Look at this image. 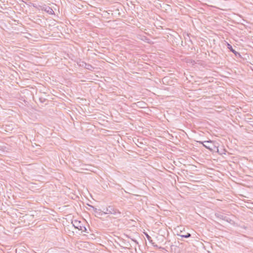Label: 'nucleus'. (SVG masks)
<instances>
[{"label":"nucleus","instance_id":"0eeeda50","mask_svg":"<svg viewBox=\"0 0 253 253\" xmlns=\"http://www.w3.org/2000/svg\"><path fill=\"white\" fill-rule=\"evenodd\" d=\"M145 234L148 240L151 243L153 242L151 237L147 233H145Z\"/></svg>","mask_w":253,"mask_h":253},{"label":"nucleus","instance_id":"9d476101","mask_svg":"<svg viewBox=\"0 0 253 253\" xmlns=\"http://www.w3.org/2000/svg\"><path fill=\"white\" fill-rule=\"evenodd\" d=\"M93 209H94V211L95 212H97V209L96 208H94L93 207H92Z\"/></svg>","mask_w":253,"mask_h":253},{"label":"nucleus","instance_id":"423d86ee","mask_svg":"<svg viewBox=\"0 0 253 253\" xmlns=\"http://www.w3.org/2000/svg\"><path fill=\"white\" fill-rule=\"evenodd\" d=\"M178 235L181 236V237L185 238H189L191 236V234H190L189 233H187L186 234H178Z\"/></svg>","mask_w":253,"mask_h":253},{"label":"nucleus","instance_id":"39448f33","mask_svg":"<svg viewBox=\"0 0 253 253\" xmlns=\"http://www.w3.org/2000/svg\"><path fill=\"white\" fill-rule=\"evenodd\" d=\"M228 48L229 49L231 52H232L233 53H234V54L236 56H237L238 55L240 56V53L239 52H237L236 51H235L232 48V46L229 44H228Z\"/></svg>","mask_w":253,"mask_h":253},{"label":"nucleus","instance_id":"1a4fd4ad","mask_svg":"<svg viewBox=\"0 0 253 253\" xmlns=\"http://www.w3.org/2000/svg\"><path fill=\"white\" fill-rule=\"evenodd\" d=\"M151 244H152V245L154 247H156V248H158V246L156 244H155L154 243H153V242L151 243Z\"/></svg>","mask_w":253,"mask_h":253},{"label":"nucleus","instance_id":"f257e3e1","mask_svg":"<svg viewBox=\"0 0 253 253\" xmlns=\"http://www.w3.org/2000/svg\"><path fill=\"white\" fill-rule=\"evenodd\" d=\"M100 211V215H102L103 214H116L117 213L120 214L121 212L119 211L116 209H114L112 206H109L106 208L105 211H102L100 210H98Z\"/></svg>","mask_w":253,"mask_h":253},{"label":"nucleus","instance_id":"f03ea898","mask_svg":"<svg viewBox=\"0 0 253 253\" xmlns=\"http://www.w3.org/2000/svg\"><path fill=\"white\" fill-rule=\"evenodd\" d=\"M72 223L75 228H77L79 230L82 231L86 230L85 227L82 225L80 221L74 220L72 221Z\"/></svg>","mask_w":253,"mask_h":253},{"label":"nucleus","instance_id":"f8f14e48","mask_svg":"<svg viewBox=\"0 0 253 253\" xmlns=\"http://www.w3.org/2000/svg\"><path fill=\"white\" fill-rule=\"evenodd\" d=\"M222 217H223V215H221L220 218H222Z\"/></svg>","mask_w":253,"mask_h":253},{"label":"nucleus","instance_id":"20e7f679","mask_svg":"<svg viewBox=\"0 0 253 253\" xmlns=\"http://www.w3.org/2000/svg\"><path fill=\"white\" fill-rule=\"evenodd\" d=\"M212 142L211 140L205 141L204 142L199 141V143L203 144L204 147H205L206 148H207L208 149L210 150L211 151L213 150V149L211 147V146L209 144L212 143Z\"/></svg>","mask_w":253,"mask_h":253},{"label":"nucleus","instance_id":"9b49d317","mask_svg":"<svg viewBox=\"0 0 253 253\" xmlns=\"http://www.w3.org/2000/svg\"><path fill=\"white\" fill-rule=\"evenodd\" d=\"M132 241H134L136 244H138V243L137 242V241L136 240L133 239Z\"/></svg>","mask_w":253,"mask_h":253},{"label":"nucleus","instance_id":"6e6552de","mask_svg":"<svg viewBox=\"0 0 253 253\" xmlns=\"http://www.w3.org/2000/svg\"><path fill=\"white\" fill-rule=\"evenodd\" d=\"M85 68L88 69V70H91V69L93 68L92 66L89 64H85Z\"/></svg>","mask_w":253,"mask_h":253},{"label":"nucleus","instance_id":"7ed1b4c3","mask_svg":"<svg viewBox=\"0 0 253 253\" xmlns=\"http://www.w3.org/2000/svg\"><path fill=\"white\" fill-rule=\"evenodd\" d=\"M42 10H43L48 13L49 14H54V12L53 10L49 6H46L45 5L42 6L41 8Z\"/></svg>","mask_w":253,"mask_h":253}]
</instances>
